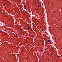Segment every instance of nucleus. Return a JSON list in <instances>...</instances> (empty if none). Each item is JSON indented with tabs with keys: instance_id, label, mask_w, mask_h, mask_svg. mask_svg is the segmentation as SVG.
I'll return each mask as SVG.
<instances>
[{
	"instance_id": "nucleus-1",
	"label": "nucleus",
	"mask_w": 62,
	"mask_h": 62,
	"mask_svg": "<svg viewBox=\"0 0 62 62\" xmlns=\"http://www.w3.org/2000/svg\"><path fill=\"white\" fill-rule=\"evenodd\" d=\"M26 6H25L24 7V9H26Z\"/></svg>"
},
{
	"instance_id": "nucleus-2",
	"label": "nucleus",
	"mask_w": 62,
	"mask_h": 62,
	"mask_svg": "<svg viewBox=\"0 0 62 62\" xmlns=\"http://www.w3.org/2000/svg\"><path fill=\"white\" fill-rule=\"evenodd\" d=\"M35 4H37V3H38V2H37L36 1L35 2Z\"/></svg>"
},
{
	"instance_id": "nucleus-3",
	"label": "nucleus",
	"mask_w": 62,
	"mask_h": 62,
	"mask_svg": "<svg viewBox=\"0 0 62 62\" xmlns=\"http://www.w3.org/2000/svg\"><path fill=\"white\" fill-rule=\"evenodd\" d=\"M47 42H50V40H47Z\"/></svg>"
},
{
	"instance_id": "nucleus-4",
	"label": "nucleus",
	"mask_w": 62,
	"mask_h": 62,
	"mask_svg": "<svg viewBox=\"0 0 62 62\" xmlns=\"http://www.w3.org/2000/svg\"><path fill=\"white\" fill-rule=\"evenodd\" d=\"M3 5L4 6H5L6 5V4L5 3H4L3 4Z\"/></svg>"
},
{
	"instance_id": "nucleus-5",
	"label": "nucleus",
	"mask_w": 62,
	"mask_h": 62,
	"mask_svg": "<svg viewBox=\"0 0 62 62\" xmlns=\"http://www.w3.org/2000/svg\"><path fill=\"white\" fill-rule=\"evenodd\" d=\"M37 7H38V8H39V6H37Z\"/></svg>"
},
{
	"instance_id": "nucleus-6",
	"label": "nucleus",
	"mask_w": 62,
	"mask_h": 62,
	"mask_svg": "<svg viewBox=\"0 0 62 62\" xmlns=\"http://www.w3.org/2000/svg\"><path fill=\"white\" fill-rule=\"evenodd\" d=\"M59 58H60V56H59Z\"/></svg>"
},
{
	"instance_id": "nucleus-7",
	"label": "nucleus",
	"mask_w": 62,
	"mask_h": 62,
	"mask_svg": "<svg viewBox=\"0 0 62 62\" xmlns=\"http://www.w3.org/2000/svg\"><path fill=\"white\" fill-rule=\"evenodd\" d=\"M28 29H30V27H29L28 28Z\"/></svg>"
},
{
	"instance_id": "nucleus-8",
	"label": "nucleus",
	"mask_w": 62,
	"mask_h": 62,
	"mask_svg": "<svg viewBox=\"0 0 62 62\" xmlns=\"http://www.w3.org/2000/svg\"><path fill=\"white\" fill-rule=\"evenodd\" d=\"M51 54H52L51 53Z\"/></svg>"
},
{
	"instance_id": "nucleus-9",
	"label": "nucleus",
	"mask_w": 62,
	"mask_h": 62,
	"mask_svg": "<svg viewBox=\"0 0 62 62\" xmlns=\"http://www.w3.org/2000/svg\"><path fill=\"white\" fill-rule=\"evenodd\" d=\"M50 50H51V51H52V49H50Z\"/></svg>"
},
{
	"instance_id": "nucleus-10",
	"label": "nucleus",
	"mask_w": 62,
	"mask_h": 62,
	"mask_svg": "<svg viewBox=\"0 0 62 62\" xmlns=\"http://www.w3.org/2000/svg\"><path fill=\"white\" fill-rule=\"evenodd\" d=\"M61 56H62V55H61Z\"/></svg>"
}]
</instances>
